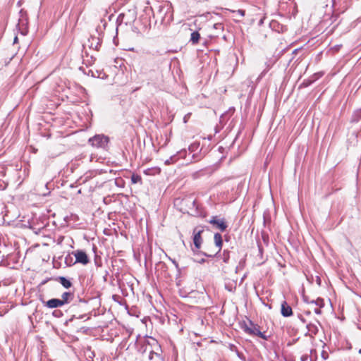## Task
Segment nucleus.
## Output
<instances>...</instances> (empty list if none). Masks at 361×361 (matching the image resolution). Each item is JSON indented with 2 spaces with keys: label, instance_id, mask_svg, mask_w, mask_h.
<instances>
[{
  "label": "nucleus",
  "instance_id": "nucleus-1",
  "mask_svg": "<svg viewBox=\"0 0 361 361\" xmlns=\"http://www.w3.org/2000/svg\"><path fill=\"white\" fill-rule=\"evenodd\" d=\"M142 353L148 355L150 361H164L161 357V346L158 341L152 337L147 338L142 347Z\"/></svg>",
  "mask_w": 361,
  "mask_h": 361
},
{
  "label": "nucleus",
  "instance_id": "nucleus-2",
  "mask_svg": "<svg viewBox=\"0 0 361 361\" xmlns=\"http://www.w3.org/2000/svg\"><path fill=\"white\" fill-rule=\"evenodd\" d=\"M241 328L245 333L250 336H257L264 340H268V337L264 333L260 331L259 325L254 324L251 320L247 322H243L241 324Z\"/></svg>",
  "mask_w": 361,
  "mask_h": 361
},
{
  "label": "nucleus",
  "instance_id": "nucleus-3",
  "mask_svg": "<svg viewBox=\"0 0 361 361\" xmlns=\"http://www.w3.org/2000/svg\"><path fill=\"white\" fill-rule=\"evenodd\" d=\"M88 142L93 147L104 149L108 145L109 138L104 135H96L90 137Z\"/></svg>",
  "mask_w": 361,
  "mask_h": 361
},
{
  "label": "nucleus",
  "instance_id": "nucleus-4",
  "mask_svg": "<svg viewBox=\"0 0 361 361\" xmlns=\"http://www.w3.org/2000/svg\"><path fill=\"white\" fill-rule=\"evenodd\" d=\"M73 255L75 257V263H80L85 265L90 262L87 255L83 250H78L73 252Z\"/></svg>",
  "mask_w": 361,
  "mask_h": 361
},
{
  "label": "nucleus",
  "instance_id": "nucleus-5",
  "mask_svg": "<svg viewBox=\"0 0 361 361\" xmlns=\"http://www.w3.org/2000/svg\"><path fill=\"white\" fill-rule=\"evenodd\" d=\"M215 228L219 229L221 231H224L228 227L224 219H219L218 216H213L209 221Z\"/></svg>",
  "mask_w": 361,
  "mask_h": 361
},
{
  "label": "nucleus",
  "instance_id": "nucleus-6",
  "mask_svg": "<svg viewBox=\"0 0 361 361\" xmlns=\"http://www.w3.org/2000/svg\"><path fill=\"white\" fill-rule=\"evenodd\" d=\"M214 240L215 245L218 248V250L214 254H209V253L203 252L202 254L204 255L209 257H214L221 251L222 245H223L221 235L219 233H215L214 236Z\"/></svg>",
  "mask_w": 361,
  "mask_h": 361
},
{
  "label": "nucleus",
  "instance_id": "nucleus-7",
  "mask_svg": "<svg viewBox=\"0 0 361 361\" xmlns=\"http://www.w3.org/2000/svg\"><path fill=\"white\" fill-rule=\"evenodd\" d=\"M281 313L284 317H288L293 314V310L286 301H283L281 303Z\"/></svg>",
  "mask_w": 361,
  "mask_h": 361
},
{
  "label": "nucleus",
  "instance_id": "nucleus-8",
  "mask_svg": "<svg viewBox=\"0 0 361 361\" xmlns=\"http://www.w3.org/2000/svg\"><path fill=\"white\" fill-rule=\"evenodd\" d=\"M202 233V230H200L198 231H196V229L194 230V236H193V243L195 247L197 249H200L201 247V244L202 242L201 233Z\"/></svg>",
  "mask_w": 361,
  "mask_h": 361
},
{
  "label": "nucleus",
  "instance_id": "nucleus-9",
  "mask_svg": "<svg viewBox=\"0 0 361 361\" xmlns=\"http://www.w3.org/2000/svg\"><path fill=\"white\" fill-rule=\"evenodd\" d=\"M45 305L49 308H56L63 306V302H61L60 299L52 298L47 301Z\"/></svg>",
  "mask_w": 361,
  "mask_h": 361
},
{
  "label": "nucleus",
  "instance_id": "nucleus-10",
  "mask_svg": "<svg viewBox=\"0 0 361 361\" xmlns=\"http://www.w3.org/2000/svg\"><path fill=\"white\" fill-rule=\"evenodd\" d=\"M306 327L307 329V333H308L309 336L311 337H314L315 335L317 334V333L319 331L318 326L316 324H313V323L307 324Z\"/></svg>",
  "mask_w": 361,
  "mask_h": 361
},
{
  "label": "nucleus",
  "instance_id": "nucleus-11",
  "mask_svg": "<svg viewBox=\"0 0 361 361\" xmlns=\"http://www.w3.org/2000/svg\"><path fill=\"white\" fill-rule=\"evenodd\" d=\"M73 294L70 292H64L61 295V302H63V305L71 302L73 299Z\"/></svg>",
  "mask_w": 361,
  "mask_h": 361
},
{
  "label": "nucleus",
  "instance_id": "nucleus-12",
  "mask_svg": "<svg viewBox=\"0 0 361 361\" xmlns=\"http://www.w3.org/2000/svg\"><path fill=\"white\" fill-rule=\"evenodd\" d=\"M200 35L197 31L192 32L190 36V42L192 44H196L199 42Z\"/></svg>",
  "mask_w": 361,
  "mask_h": 361
},
{
  "label": "nucleus",
  "instance_id": "nucleus-13",
  "mask_svg": "<svg viewBox=\"0 0 361 361\" xmlns=\"http://www.w3.org/2000/svg\"><path fill=\"white\" fill-rule=\"evenodd\" d=\"M60 283L66 288H68L71 286V282L66 278L61 276L59 278Z\"/></svg>",
  "mask_w": 361,
  "mask_h": 361
},
{
  "label": "nucleus",
  "instance_id": "nucleus-14",
  "mask_svg": "<svg viewBox=\"0 0 361 361\" xmlns=\"http://www.w3.org/2000/svg\"><path fill=\"white\" fill-rule=\"evenodd\" d=\"M200 143L194 142L189 146L188 150L190 153H194L199 150Z\"/></svg>",
  "mask_w": 361,
  "mask_h": 361
},
{
  "label": "nucleus",
  "instance_id": "nucleus-15",
  "mask_svg": "<svg viewBox=\"0 0 361 361\" xmlns=\"http://www.w3.org/2000/svg\"><path fill=\"white\" fill-rule=\"evenodd\" d=\"M141 177L140 176L137 174H133L131 176V181L133 183H137L139 182H141Z\"/></svg>",
  "mask_w": 361,
  "mask_h": 361
},
{
  "label": "nucleus",
  "instance_id": "nucleus-16",
  "mask_svg": "<svg viewBox=\"0 0 361 361\" xmlns=\"http://www.w3.org/2000/svg\"><path fill=\"white\" fill-rule=\"evenodd\" d=\"M229 257H230L229 252L227 250H224L223 252V257H222L224 262L228 263L229 261Z\"/></svg>",
  "mask_w": 361,
  "mask_h": 361
},
{
  "label": "nucleus",
  "instance_id": "nucleus-17",
  "mask_svg": "<svg viewBox=\"0 0 361 361\" xmlns=\"http://www.w3.org/2000/svg\"><path fill=\"white\" fill-rule=\"evenodd\" d=\"M312 303H315L317 305L319 306V307H322L324 306V300L322 299H317V300H312Z\"/></svg>",
  "mask_w": 361,
  "mask_h": 361
},
{
  "label": "nucleus",
  "instance_id": "nucleus-18",
  "mask_svg": "<svg viewBox=\"0 0 361 361\" xmlns=\"http://www.w3.org/2000/svg\"><path fill=\"white\" fill-rule=\"evenodd\" d=\"M175 161H176V160H175V156H173V157H171L169 159H166V160L165 161V164H166V165H169V164H172V163L175 162Z\"/></svg>",
  "mask_w": 361,
  "mask_h": 361
},
{
  "label": "nucleus",
  "instance_id": "nucleus-19",
  "mask_svg": "<svg viewBox=\"0 0 361 361\" xmlns=\"http://www.w3.org/2000/svg\"><path fill=\"white\" fill-rule=\"evenodd\" d=\"M214 28L216 29V30H224V26H223V25L221 23H215L214 25Z\"/></svg>",
  "mask_w": 361,
  "mask_h": 361
},
{
  "label": "nucleus",
  "instance_id": "nucleus-20",
  "mask_svg": "<svg viewBox=\"0 0 361 361\" xmlns=\"http://www.w3.org/2000/svg\"><path fill=\"white\" fill-rule=\"evenodd\" d=\"M184 201L188 202V203H190L193 207H196V202L194 200H192L190 198H188V199L184 200Z\"/></svg>",
  "mask_w": 361,
  "mask_h": 361
},
{
  "label": "nucleus",
  "instance_id": "nucleus-21",
  "mask_svg": "<svg viewBox=\"0 0 361 361\" xmlns=\"http://www.w3.org/2000/svg\"><path fill=\"white\" fill-rule=\"evenodd\" d=\"M238 14L240 15V16L243 17L245 14V11L244 10H242V9H239L236 11Z\"/></svg>",
  "mask_w": 361,
  "mask_h": 361
},
{
  "label": "nucleus",
  "instance_id": "nucleus-22",
  "mask_svg": "<svg viewBox=\"0 0 361 361\" xmlns=\"http://www.w3.org/2000/svg\"><path fill=\"white\" fill-rule=\"evenodd\" d=\"M169 259L171 261V262L175 265V267L178 269V262L175 260V259H171V257H169Z\"/></svg>",
  "mask_w": 361,
  "mask_h": 361
},
{
  "label": "nucleus",
  "instance_id": "nucleus-23",
  "mask_svg": "<svg viewBox=\"0 0 361 361\" xmlns=\"http://www.w3.org/2000/svg\"><path fill=\"white\" fill-rule=\"evenodd\" d=\"M298 318L302 323H306L305 319L302 315H298Z\"/></svg>",
  "mask_w": 361,
  "mask_h": 361
},
{
  "label": "nucleus",
  "instance_id": "nucleus-24",
  "mask_svg": "<svg viewBox=\"0 0 361 361\" xmlns=\"http://www.w3.org/2000/svg\"><path fill=\"white\" fill-rule=\"evenodd\" d=\"M314 312L317 314H320L322 313V311H321L320 308H316V309H314Z\"/></svg>",
  "mask_w": 361,
  "mask_h": 361
},
{
  "label": "nucleus",
  "instance_id": "nucleus-25",
  "mask_svg": "<svg viewBox=\"0 0 361 361\" xmlns=\"http://www.w3.org/2000/svg\"><path fill=\"white\" fill-rule=\"evenodd\" d=\"M190 114H188L187 115H185V116H184L183 120H184V122H185V123H186V122H187V121H188V118L190 117Z\"/></svg>",
  "mask_w": 361,
  "mask_h": 361
},
{
  "label": "nucleus",
  "instance_id": "nucleus-26",
  "mask_svg": "<svg viewBox=\"0 0 361 361\" xmlns=\"http://www.w3.org/2000/svg\"><path fill=\"white\" fill-rule=\"evenodd\" d=\"M58 312H59V311H54V312H53V314H54V316H57V315H58Z\"/></svg>",
  "mask_w": 361,
  "mask_h": 361
},
{
  "label": "nucleus",
  "instance_id": "nucleus-27",
  "mask_svg": "<svg viewBox=\"0 0 361 361\" xmlns=\"http://www.w3.org/2000/svg\"><path fill=\"white\" fill-rule=\"evenodd\" d=\"M205 262L204 259H202L199 262L200 263H204Z\"/></svg>",
  "mask_w": 361,
  "mask_h": 361
},
{
  "label": "nucleus",
  "instance_id": "nucleus-28",
  "mask_svg": "<svg viewBox=\"0 0 361 361\" xmlns=\"http://www.w3.org/2000/svg\"><path fill=\"white\" fill-rule=\"evenodd\" d=\"M99 42H97V45H95V49H98Z\"/></svg>",
  "mask_w": 361,
  "mask_h": 361
},
{
  "label": "nucleus",
  "instance_id": "nucleus-29",
  "mask_svg": "<svg viewBox=\"0 0 361 361\" xmlns=\"http://www.w3.org/2000/svg\"><path fill=\"white\" fill-rule=\"evenodd\" d=\"M17 40H18V37H16L15 39H14V42H16Z\"/></svg>",
  "mask_w": 361,
  "mask_h": 361
},
{
  "label": "nucleus",
  "instance_id": "nucleus-30",
  "mask_svg": "<svg viewBox=\"0 0 361 361\" xmlns=\"http://www.w3.org/2000/svg\"><path fill=\"white\" fill-rule=\"evenodd\" d=\"M68 257H66V263H68Z\"/></svg>",
  "mask_w": 361,
  "mask_h": 361
},
{
  "label": "nucleus",
  "instance_id": "nucleus-31",
  "mask_svg": "<svg viewBox=\"0 0 361 361\" xmlns=\"http://www.w3.org/2000/svg\"><path fill=\"white\" fill-rule=\"evenodd\" d=\"M264 74V72H262L261 74V76H262Z\"/></svg>",
  "mask_w": 361,
  "mask_h": 361
}]
</instances>
